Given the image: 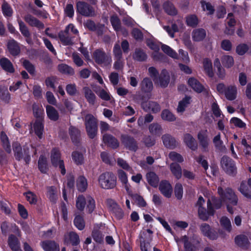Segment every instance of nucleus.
I'll return each mask as SVG.
<instances>
[{
    "label": "nucleus",
    "mask_w": 251,
    "mask_h": 251,
    "mask_svg": "<svg viewBox=\"0 0 251 251\" xmlns=\"http://www.w3.org/2000/svg\"><path fill=\"white\" fill-rule=\"evenodd\" d=\"M218 193L220 196L219 199L215 197L212 198L213 206L209 199L207 203V211L203 207L198 208L199 216L203 221H207L209 217L214 215L215 213L214 208L216 209H219L224 204H226L227 210L229 213L232 214L234 213V210L230 204L236 205L238 198L232 190L229 188L224 190L222 187H219L218 188Z\"/></svg>",
    "instance_id": "f257e3e1"
},
{
    "label": "nucleus",
    "mask_w": 251,
    "mask_h": 251,
    "mask_svg": "<svg viewBox=\"0 0 251 251\" xmlns=\"http://www.w3.org/2000/svg\"><path fill=\"white\" fill-rule=\"evenodd\" d=\"M98 183L100 186L103 189H112L116 185V178L113 173L105 172L99 176Z\"/></svg>",
    "instance_id": "f03ea898"
},
{
    "label": "nucleus",
    "mask_w": 251,
    "mask_h": 251,
    "mask_svg": "<svg viewBox=\"0 0 251 251\" xmlns=\"http://www.w3.org/2000/svg\"><path fill=\"white\" fill-rule=\"evenodd\" d=\"M217 91L224 94L226 99L229 100H234L237 95V88L235 85L226 86L224 83H219L217 85Z\"/></svg>",
    "instance_id": "7ed1b4c3"
},
{
    "label": "nucleus",
    "mask_w": 251,
    "mask_h": 251,
    "mask_svg": "<svg viewBox=\"0 0 251 251\" xmlns=\"http://www.w3.org/2000/svg\"><path fill=\"white\" fill-rule=\"evenodd\" d=\"M70 32L74 34L78 33V30L75 28V25L72 24H69L66 27L65 31H62L59 33V38L63 45H69L72 44V39L69 36Z\"/></svg>",
    "instance_id": "20e7f679"
},
{
    "label": "nucleus",
    "mask_w": 251,
    "mask_h": 251,
    "mask_svg": "<svg viewBox=\"0 0 251 251\" xmlns=\"http://www.w3.org/2000/svg\"><path fill=\"white\" fill-rule=\"evenodd\" d=\"M85 125L88 135L94 138L97 133L96 119L91 114H87L85 118Z\"/></svg>",
    "instance_id": "39448f33"
},
{
    "label": "nucleus",
    "mask_w": 251,
    "mask_h": 251,
    "mask_svg": "<svg viewBox=\"0 0 251 251\" xmlns=\"http://www.w3.org/2000/svg\"><path fill=\"white\" fill-rule=\"evenodd\" d=\"M93 58L96 63L102 67H110L112 62L110 55L106 54L103 51L97 50L93 53Z\"/></svg>",
    "instance_id": "423d86ee"
},
{
    "label": "nucleus",
    "mask_w": 251,
    "mask_h": 251,
    "mask_svg": "<svg viewBox=\"0 0 251 251\" xmlns=\"http://www.w3.org/2000/svg\"><path fill=\"white\" fill-rule=\"evenodd\" d=\"M50 160L52 164L55 167H59L61 173L64 175L66 173L64 161L61 158L60 151L57 149H53L51 151Z\"/></svg>",
    "instance_id": "0eeeda50"
},
{
    "label": "nucleus",
    "mask_w": 251,
    "mask_h": 251,
    "mask_svg": "<svg viewBox=\"0 0 251 251\" xmlns=\"http://www.w3.org/2000/svg\"><path fill=\"white\" fill-rule=\"evenodd\" d=\"M223 169L227 174L233 175L236 173L237 168L234 162L227 156L222 157L221 161Z\"/></svg>",
    "instance_id": "6e6552de"
},
{
    "label": "nucleus",
    "mask_w": 251,
    "mask_h": 251,
    "mask_svg": "<svg viewBox=\"0 0 251 251\" xmlns=\"http://www.w3.org/2000/svg\"><path fill=\"white\" fill-rule=\"evenodd\" d=\"M202 234L210 240H216L219 237V233L206 223L202 224L200 226Z\"/></svg>",
    "instance_id": "1a4fd4ad"
},
{
    "label": "nucleus",
    "mask_w": 251,
    "mask_h": 251,
    "mask_svg": "<svg viewBox=\"0 0 251 251\" xmlns=\"http://www.w3.org/2000/svg\"><path fill=\"white\" fill-rule=\"evenodd\" d=\"M77 11L82 15L85 16H93L95 15V12L93 7L87 3L79 1L76 4Z\"/></svg>",
    "instance_id": "9d476101"
},
{
    "label": "nucleus",
    "mask_w": 251,
    "mask_h": 251,
    "mask_svg": "<svg viewBox=\"0 0 251 251\" xmlns=\"http://www.w3.org/2000/svg\"><path fill=\"white\" fill-rule=\"evenodd\" d=\"M169 73L166 70L162 71L160 75L157 78L154 79V82L162 88L166 87L170 82Z\"/></svg>",
    "instance_id": "9b49d317"
},
{
    "label": "nucleus",
    "mask_w": 251,
    "mask_h": 251,
    "mask_svg": "<svg viewBox=\"0 0 251 251\" xmlns=\"http://www.w3.org/2000/svg\"><path fill=\"white\" fill-rule=\"evenodd\" d=\"M159 190L161 194L166 198L171 197L173 193V188L171 184L167 180H162L159 185Z\"/></svg>",
    "instance_id": "f8f14e48"
},
{
    "label": "nucleus",
    "mask_w": 251,
    "mask_h": 251,
    "mask_svg": "<svg viewBox=\"0 0 251 251\" xmlns=\"http://www.w3.org/2000/svg\"><path fill=\"white\" fill-rule=\"evenodd\" d=\"M142 108L146 112L157 113L160 110L159 105L156 102L149 101L144 102L141 104Z\"/></svg>",
    "instance_id": "ddd939ff"
},
{
    "label": "nucleus",
    "mask_w": 251,
    "mask_h": 251,
    "mask_svg": "<svg viewBox=\"0 0 251 251\" xmlns=\"http://www.w3.org/2000/svg\"><path fill=\"white\" fill-rule=\"evenodd\" d=\"M198 138L200 145L205 151L208 148L209 142L207 135V130L204 129L200 131L198 134Z\"/></svg>",
    "instance_id": "4468645a"
},
{
    "label": "nucleus",
    "mask_w": 251,
    "mask_h": 251,
    "mask_svg": "<svg viewBox=\"0 0 251 251\" xmlns=\"http://www.w3.org/2000/svg\"><path fill=\"white\" fill-rule=\"evenodd\" d=\"M44 251H59V245L53 241L46 240L41 243Z\"/></svg>",
    "instance_id": "2eb2a0df"
},
{
    "label": "nucleus",
    "mask_w": 251,
    "mask_h": 251,
    "mask_svg": "<svg viewBox=\"0 0 251 251\" xmlns=\"http://www.w3.org/2000/svg\"><path fill=\"white\" fill-rule=\"evenodd\" d=\"M226 24L227 26H226L225 32L227 35H232L234 32V26L236 24V21L232 13H229L228 14V16L226 18Z\"/></svg>",
    "instance_id": "dca6fc26"
},
{
    "label": "nucleus",
    "mask_w": 251,
    "mask_h": 251,
    "mask_svg": "<svg viewBox=\"0 0 251 251\" xmlns=\"http://www.w3.org/2000/svg\"><path fill=\"white\" fill-rule=\"evenodd\" d=\"M122 141L125 146L129 150L135 151L137 148L134 139L127 135L122 136Z\"/></svg>",
    "instance_id": "f3484780"
},
{
    "label": "nucleus",
    "mask_w": 251,
    "mask_h": 251,
    "mask_svg": "<svg viewBox=\"0 0 251 251\" xmlns=\"http://www.w3.org/2000/svg\"><path fill=\"white\" fill-rule=\"evenodd\" d=\"M25 21L32 26H35L39 29L44 28V25L39 20L33 16L28 14L25 17Z\"/></svg>",
    "instance_id": "a211bd4d"
},
{
    "label": "nucleus",
    "mask_w": 251,
    "mask_h": 251,
    "mask_svg": "<svg viewBox=\"0 0 251 251\" xmlns=\"http://www.w3.org/2000/svg\"><path fill=\"white\" fill-rule=\"evenodd\" d=\"M65 242L70 243L73 246H76L80 242L79 236L74 232H70L65 236Z\"/></svg>",
    "instance_id": "6ab92c4d"
},
{
    "label": "nucleus",
    "mask_w": 251,
    "mask_h": 251,
    "mask_svg": "<svg viewBox=\"0 0 251 251\" xmlns=\"http://www.w3.org/2000/svg\"><path fill=\"white\" fill-rule=\"evenodd\" d=\"M117 174L119 179L123 184L126 192L129 193L130 192V186L128 183V179L126 174L122 170L120 169L118 170Z\"/></svg>",
    "instance_id": "aec40b11"
},
{
    "label": "nucleus",
    "mask_w": 251,
    "mask_h": 251,
    "mask_svg": "<svg viewBox=\"0 0 251 251\" xmlns=\"http://www.w3.org/2000/svg\"><path fill=\"white\" fill-rule=\"evenodd\" d=\"M162 140L164 145L167 148L173 149L176 146L175 139L170 134L163 135L162 136Z\"/></svg>",
    "instance_id": "412c9836"
},
{
    "label": "nucleus",
    "mask_w": 251,
    "mask_h": 251,
    "mask_svg": "<svg viewBox=\"0 0 251 251\" xmlns=\"http://www.w3.org/2000/svg\"><path fill=\"white\" fill-rule=\"evenodd\" d=\"M102 139L104 143L113 149L117 148L119 145L117 139L110 134H103Z\"/></svg>",
    "instance_id": "4be33fe9"
},
{
    "label": "nucleus",
    "mask_w": 251,
    "mask_h": 251,
    "mask_svg": "<svg viewBox=\"0 0 251 251\" xmlns=\"http://www.w3.org/2000/svg\"><path fill=\"white\" fill-rule=\"evenodd\" d=\"M183 141L188 147L192 150L195 151L197 149V144L195 139L193 136L186 133L184 135Z\"/></svg>",
    "instance_id": "5701e85b"
},
{
    "label": "nucleus",
    "mask_w": 251,
    "mask_h": 251,
    "mask_svg": "<svg viewBox=\"0 0 251 251\" xmlns=\"http://www.w3.org/2000/svg\"><path fill=\"white\" fill-rule=\"evenodd\" d=\"M140 87L141 90L143 93H150L153 89V84L149 78L146 77L141 82Z\"/></svg>",
    "instance_id": "b1692460"
},
{
    "label": "nucleus",
    "mask_w": 251,
    "mask_h": 251,
    "mask_svg": "<svg viewBox=\"0 0 251 251\" xmlns=\"http://www.w3.org/2000/svg\"><path fill=\"white\" fill-rule=\"evenodd\" d=\"M110 22L114 30L117 32L121 31L125 36L127 34V32L125 30H123L121 28L120 20L117 16H112L110 19Z\"/></svg>",
    "instance_id": "393cba45"
},
{
    "label": "nucleus",
    "mask_w": 251,
    "mask_h": 251,
    "mask_svg": "<svg viewBox=\"0 0 251 251\" xmlns=\"http://www.w3.org/2000/svg\"><path fill=\"white\" fill-rule=\"evenodd\" d=\"M146 178L149 184L153 187L158 185L159 179L157 175L154 172H150L146 174Z\"/></svg>",
    "instance_id": "a878e982"
},
{
    "label": "nucleus",
    "mask_w": 251,
    "mask_h": 251,
    "mask_svg": "<svg viewBox=\"0 0 251 251\" xmlns=\"http://www.w3.org/2000/svg\"><path fill=\"white\" fill-rule=\"evenodd\" d=\"M188 83L195 91L198 93H201L203 90V86L194 77L190 78L188 80Z\"/></svg>",
    "instance_id": "bb28decb"
},
{
    "label": "nucleus",
    "mask_w": 251,
    "mask_h": 251,
    "mask_svg": "<svg viewBox=\"0 0 251 251\" xmlns=\"http://www.w3.org/2000/svg\"><path fill=\"white\" fill-rule=\"evenodd\" d=\"M178 244L182 242L184 243V248L186 251H197V248L194 245H192L188 241V238L186 236H183L180 239H175Z\"/></svg>",
    "instance_id": "cd10ccee"
},
{
    "label": "nucleus",
    "mask_w": 251,
    "mask_h": 251,
    "mask_svg": "<svg viewBox=\"0 0 251 251\" xmlns=\"http://www.w3.org/2000/svg\"><path fill=\"white\" fill-rule=\"evenodd\" d=\"M192 36L194 41H201L205 37L206 32L203 29H195L192 32Z\"/></svg>",
    "instance_id": "c85d7f7f"
},
{
    "label": "nucleus",
    "mask_w": 251,
    "mask_h": 251,
    "mask_svg": "<svg viewBox=\"0 0 251 251\" xmlns=\"http://www.w3.org/2000/svg\"><path fill=\"white\" fill-rule=\"evenodd\" d=\"M110 210L118 219H121L123 217V211L116 203L112 201V204L110 206Z\"/></svg>",
    "instance_id": "c756f323"
},
{
    "label": "nucleus",
    "mask_w": 251,
    "mask_h": 251,
    "mask_svg": "<svg viewBox=\"0 0 251 251\" xmlns=\"http://www.w3.org/2000/svg\"><path fill=\"white\" fill-rule=\"evenodd\" d=\"M43 128L44 126L42 122L38 120L34 123L33 126L31 127V130L33 128L36 135L40 139H41L42 138Z\"/></svg>",
    "instance_id": "7c9ffc66"
},
{
    "label": "nucleus",
    "mask_w": 251,
    "mask_h": 251,
    "mask_svg": "<svg viewBox=\"0 0 251 251\" xmlns=\"http://www.w3.org/2000/svg\"><path fill=\"white\" fill-rule=\"evenodd\" d=\"M150 132L155 136H160L162 133V128L161 125L157 123L151 124L149 126Z\"/></svg>",
    "instance_id": "2f4dec72"
},
{
    "label": "nucleus",
    "mask_w": 251,
    "mask_h": 251,
    "mask_svg": "<svg viewBox=\"0 0 251 251\" xmlns=\"http://www.w3.org/2000/svg\"><path fill=\"white\" fill-rule=\"evenodd\" d=\"M46 112L48 117L51 120L55 121L58 119V113L53 107L47 105L46 106Z\"/></svg>",
    "instance_id": "473e14b6"
},
{
    "label": "nucleus",
    "mask_w": 251,
    "mask_h": 251,
    "mask_svg": "<svg viewBox=\"0 0 251 251\" xmlns=\"http://www.w3.org/2000/svg\"><path fill=\"white\" fill-rule=\"evenodd\" d=\"M170 170L173 175L176 178L179 179L182 176V170L180 166L176 163H173L170 165Z\"/></svg>",
    "instance_id": "72a5a7b5"
},
{
    "label": "nucleus",
    "mask_w": 251,
    "mask_h": 251,
    "mask_svg": "<svg viewBox=\"0 0 251 251\" xmlns=\"http://www.w3.org/2000/svg\"><path fill=\"white\" fill-rule=\"evenodd\" d=\"M88 186L86 178L83 176H80L76 180V187L77 190L80 192L85 191Z\"/></svg>",
    "instance_id": "f704fd0d"
},
{
    "label": "nucleus",
    "mask_w": 251,
    "mask_h": 251,
    "mask_svg": "<svg viewBox=\"0 0 251 251\" xmlns=\"http://www.w3.org/2000/svg\"><path fill=\"white\" fill-rule=\"evenodd\" d=\"M0 64L2 68L7 72L13 73L14 71L11 62L7 58H1L0 60Z\"/></svg>",
    "instance_id": "c9c22d12"
},
{
    "label": "nucleus",
    "mask_w": 251,
    "mask_h": 251,
    "mask_svg": "<svg viewBox=\"0 0 251 251\" xmlns=\"http://www.w3.org/2000/svg\"><path fill=\"white\" fill-rule=\"evenodd\" d=\"M84 92L85 97L87 101L90 104H94L96 100V97L92 90L88 87H85L84 88Z\"/></svg>",
    "instance_id": "e433bc0d"
},
{
    "label": "nucleus",
    "mask_w": 251,
    "mask_h": 251,
    "mask_svg": "<svg viewBox=\"0 0 251 251\" xmlns=\"http://www.w3.org/2000/svg\"><path fill=\"white\" fill-rule=\"evenodd\" d=\"M9 52L13 55H16L20 52V48L17 43L14 40H10L7 45Z\"/></svg>",
    "instance_id": "4c0bfd02"
},
{
    "label": "nucleus",
    "mask_w": 251,
    "mask_h": 251,
    "mask_svg": "<svg viewBox=\"0 0 251 251\" xmlns=\"http://www.w3.org/2000/svg\"><path fill=\"white\" fill-rule=\"evenodd\" d=\"M163 8L165 11L169 15L175 16L177 14V11L174 5L170 2L164 3Z\"/></svg>",
    "instance_id": "58836bf2"
},
{
    "label": "nucleus",
    "mask_w": 251,
    "mask_h": 251,
    "mask_svg": "<svg viewBox=\"0 0 251 251\" xmlns=\"http://www.w3.org/2000/svg\"><path fill=\"white\" fill-rule=\"evenodd\" d=\"M8 244L13 251H18L20 243L18 239L13 235H10L8 238Z\"/></svg>",
    "instance_id": "ea45409f"
},
{
    "label": "nucleus",
    "mask_w": 251,
    "mask_h": 251,
    "mask_svg": "<svg viewBox=\"0 0 251 251\" xmlns=\"http://www.w3.org/2000/svg\"><path fill=\"white\" fill-rule=\"evenodd\" d=\"M221 226L227 231L230 232L232 229L230 219L226 216H223L220 220Z\"/></svg>",
    "instance_id": "a19ab883"
},
{
    "label": "nucleus",
    "mask_w": 251,
    "mask_h": 251,
    "mask_svg": "<svg viewBox=\"0 0 251 251\" xmlns=\"http://www.w3.org/2000/svg\"><path fill=\"white\" fill-rule=\"evenodd\" d=\"M161 49L165 53L167 54L171 57L176 59H178L177 53L169 46L166 45H162L161 46Z\"/></svg>",
    "instance_id": "79ce46f5"
},
{
    "label": "nucleus",
    "mask_w": 251,
    "mask_h": 251,
    "mask_svg": "<svg viewBox=\"0 0 251 251\" xmlns=\"http://www.w3.org/2000/svg\"><path fill=\"white\" fill-rule=\"evenodd\" d=\"M239 190L244 197L251 199V190L248 187L246 182H241Z\"/></svg>",
    "instance_id": "37998d69"
},
{
    "label": "nucleus",
    "mask_w": 251,
    "mask_h": 251,
    "mask_svg": "<svg viewBox=\"0 0 251 251\" xmlns=\"http://www.w3.org/2000/svg\"><path fill=\"white\" fill-rule=\"evenodd\" d=\"M221 61L223 66L227 68L231 67L234 64L233 58L228 55H223Z\"/></svg>",
    "instance_id": "c03bdc74"
},
{
    "label": "nucleus",
    "mask_w": 251,
    "mask_h": 251,
    "mask_svg": "<svg viewBox=\"0 0 251 251\" xmlns=\"http://www.w3.org/2000/svg\"><path fill=\"white\" fill-rule=\"evenodd\" d=\"M203 67L207 75L209 77H212L214 73L211 61L207 58L204 59L203 60Z\"/></svg>",
    "instance_id": "a18cd8bd"
},
{
    "label": "nucleus",
    "mask_w": 251,
    "mask_h": 251,
    "mask_svg": "<svg viewBox=\"0 0 251 251\" xmlns=\"http://www.w3.org/2000/svg\"><path fill=\"white\" fill-rule=\"evenodd\" d=\"M162 119L166 121L173 122L176 120L175 116L169 110L165 109L161 113Z\"/></svg>",
    "instance_id": "49530a36"
},
{
    "label": "nucleus",
    "mask_w": 251,
    "mask_h": 251,
    "mask_svg": "<svg viewBox=\"0 0 251 251\" xmlns=\"http://www.w3.org/2000/svg\"><path fill=\"white\" fill-rule=\"evenodd\" d=\"M213 143L215 147L219 150L222 151H225L226 148L223 145V141L221 140L220 134H219L214 137L213 139Z\"/></svg>",
    "instance_id": "de8ad7c7"
},
{
    "label": "nucleus",
    "mask_w": 251,
    "mask_h": 251,
    "mask_svg": "<svg viewBox=\"0 0 251 251\" xmlns=\"http://www.w3.org/2000/svg\"><path fill=\"white\" fill-rule=\"evenodd\" d=\"M47 197L53 202H55L57 199L56 194V190L53 186L48 187L47 188Z\"/></svg>",
    "instance_id": "09e8293b"
},
{
    "label": "nucleus",
    "mask_w": 251,
    "mask_h": 251,
    "mask_svg": "<svg viewBox=\"0 0 251 251\" xmlns=\"http://www.w3.org/2000/svg\"><path fill=\"white\" fill-rule=\"evenodd\" d=\"M235 242L240 247H245L248 244V239L244 235H239L235 238Z\"/></svg>",
    "instance_id": "8fccbe9b"
},
{
    "label": "nucleus",
    "mask_w": 251,
    "mask_h": 251,
    "mask_svg": "<svg viewBox=\"0 0 251 251\" xmlns=\"http://www.w3.org/2000/svg\"><path fill=\"white\" fill-rule=\"evenodd\" d=\"M87 200L83 195H79L76 201V207L79 211H83L85 208Z\"/></svg>",
    "instance_id": "3c124183"
},
{
    "label": "nucleus",
    "mask_w": 251,
    "mask_h": 251,
    "mask_svg": "<svg viewBox=\"0 0 251 251\" xmlns=\"http://www.w3.org/2000/svg\"><path fill=\"white\" fill-rule=\"evenodd\" d=\"M69 133L73 142L76 143L80 134L79 130L75 127L71 126L69 128Z\"/></svg>",
    "instance_id": "603ef678"
},
{
    "label": "nucleus",
    "mask_w": 251,
    "mask_h": 251,
    "mask_svg": "<svg viewBox=\"0 0 251 251\" xmlns=\"http://www.w3.org/2000/svg\"><path fill=\"white\" fill-rule=\"evenodd\" d=\"M0 139L1 140V142L3 144V148L5 149V151L8 152L10 153L11 152V148L9 144V142L8 140V138L6 135V134L3 132H1L0 134Z\"/></svg>",
    "instance_id": "864d4df0"
},
{
    "label": "nucleus",
    "mask_w": 251,
    "mask_h": 251,
    "mask_svg": "<svg viewBox=\"0 0 251 251\" xmlns=\"http://www.w3.org/2000/svg\"><path fill=\"white\" fill-rule=\"evenodd\" d=\"M186 23L187 25L195 27L198 24L199 21L196 15H190L186 17Z\"/></svg>",
    "instance_id": "5fc2aeb1"
},
{
    "label": "nucleus",
    "mask_w": 251,
    "mask_h": 251,
    "mask_svg": "<svg viewBox=\"0 0 251 251\" xmlns=\"http://www.w3.org/2000/svg\"><path fill=\"white\" fill-rule=\"evenodd\" d=\"M94 91L102 100H110V95L106 90L101 89H96Z\"/></svg>",
    "instance_id": "6e6d98bb"
},
{
    "label": "nucleus",
    "mask_w": 251,
    "mask_h": 251,
    "mask_svg": "<svg viewBox=\"0 0 251 251\" xmlns=\"http://www.w3.org/2000/svg\"><path fill=\"white\" fill-rule=\"evenodd\" d=\"M190 97H186L179 102L177 108V111L178 113H182L185 110V107L190 103Z\"/></svg>",
    "instance_id": "4d7b16f0"
},
{
    "label": "nucleus",
    "mask_w": 251,
    "mask_h": 251,
    "mask_svg": "<svg viewBox=\"0 0 251 251\" xmlns=\"http://www.w3.org/2000/svg\"><path fill=\"white\" fill-rule=\"evenodd\" d=\"M58 69L59 71L63 74L68 75H73L74 74V69L66 64L58 65Z\"/></svg>",
    "instance_id": "13d9d810"
},
{
    "label": "nucleus",
    "mask_w": 251,
    "mask_h": 251,
    "mask_svg": "<svg viewBox=\"0 0 251 251\" xmlns=\"http://www.w3.org/2000/svg\"><path fill=\"white\" fill-rule=\"evenodd\" d=\"M13 151L15 153V156L17 160H21L23 157V152L22 148L19 144L15 143L13 145Z\"/></svg>",
    "instance_id": "bf43d9fd"
},
{
    "label": "nucleus",
    "mask_w": 251,
    "mask_h": 251,
    "mask_svg": "<svg viewBox=\"0 0 251 251\" xmlns=\"http://www.w3.org/2000/svg\"><path fill=\"white\" fill-rule=\"evenodd\" d=\"M18 22L19 25V29L21 33L24 37L26 38L29 37L30 36V32L27 27L21 20H18Z\"/></svg>",
    "instance_id": "052dcab7"
},
{
    "label": "nucleus",
    "mask_w": 251,
    "mask_h": 251,
    "mask_svg": "<svg viewBox=\"0 0 251 251\" xmlns=\"http://www.w3.org/2000/svg\"><path fill=\"white\" fill-rule=\"evenodd\" d=\"M38 168L40 171L42 173H45L47 171V159L45 156L43 155H41L39 157L38 161Z\"/></svg>",
    "instance_id": "680f3d73"
},
{
    "label": "nucleus",
    "mask_w": 251,
    "mask_h": 251,
    "mask_svg": "<svg viewBox=\"0 0 251 251\" xmlns=\"http://www.w3.org/2000/svg\"><path fill=\"white\" fill-rule=\"evenodd\" d=\"M163 27L172 38L174 37V32H177L179 29H182L181 28H179V26L175 23L173 24L172 25L173 32L172 31L171 28L169 26H163Z\"/></svg>",
    "instance_id": "e2e57ef3"
},
{
    "label": "nucleus",
    "mask_w": 251,
    "mask_h": 251,
    "mask_svg": "<svg viewBox=\"0 0 251 251\" xmlns=\"http://www.w3.org/2000/svg\"><path fill=\"white\" fill-rule=\"evenodd\" d=\"M74 225L79 230H82L85 226V223L83 218L80 216H76L74 219Z\"/></svg>",
    "instance_id": "0e129e2a"
},
{
    "label": "nucleus",
    "mask_w": 251,
    "mask_h": 251,
    "mask_svg": "<svg viewBox=\"0 0 251 251\" xmlns=\"http://www.w3.org/2000/svg\"><path fill=\"white\" fill-rule=\"evenodd\" d=\"M74 161L77 165L81 164L83 162V156L82 153L78 151H74L72 154Z\"/></svg>",
    "instance_id": "69168bd1"
},
{
    "label": "nucleus",
    "mask_w": 251,
    "mask_h": 251,
    "mask_svg": "<svg viewBox=\"0 0 251 251\" xmlns=\"http://www.w3.org/2000/svg\"><path fill=\"white\" fill-rule=\"evenodd\" d=\"M169 157L172 161L178 163H181L184 160L181 155L175 151L171 152L169 154Z\"/></svg>",
    "instance_id": "338daca9"
},
{
    "label": "nucleus",
    "mask_w": 251,
    "mask_h": 251,
    "mask_svg": "<svg viewBox=\"0 0 251 251\" xmlns=\"http://www.w3.org/2000/svg\"><path fill=\"white\" fill-rule=\"evenodd\" d=\"M2 13L5 17H11L13 13V10L10 6L7 3H4L2 5Z\"/></svg>",
    "instance_id": "774afa93"
}]
</instances>
